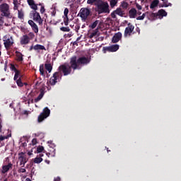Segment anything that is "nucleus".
Returning a JSON list of instances; mask_svg holds the SVG:
<instances>
[{
	"label": "nucleus",
	"mask_w": 181,
	"mask_h": 181,
	"mask_svg": "<svg viewBox=\"0 0 181 181\" xmlns=\"http://www.w3.org/2000/svg\"><path fill=\"white\" fill-rule=\"evenodd\" d=\"M71 60H72V66H74V69H76V70H80L81 66H87V64L90 63V59L86 57H81L77 59L76 56H73L71 57Z\"/></svg>",
	"instance_id": "nucleus-1"
},
{
	"label": "nucleus",
	"mask_w": 181,
	"mask_h": 181,
	"mask_svg": "<svg viewBox=\"0 0 181 181\" xmlns=\"http://www.w3.org/2000/svg\"><path fill=\"white\" fill-rule=\"evenodd\" d=\"M71 69L74 70V71L76 70V69L73 66V61L71 58L69 64L65 63L59 66V71H57V73H61V74L62 73L64 76H69V74H71Z\"/></svg>",
	"instance_id": "nucleus-2"
},
{
	"label": "nucleus",
	"mask_w": 181,
	"mask_h": 181,
	"mask_svg": "<svg viewBox=\"0 0 181 181\" xmlns=\"http://www.w3.org/2000/svg\"><path fill=\"white\" fill-rule=\"evenodd\" d=\"M0 12L1 13V16H4V18H12L11 16V11L9 10V4L6 3H3L0 5Z\"/></svg>",
	"instance_id": "nucleus-3"
},
{
	"label": "nucleus",
	"mask_w": 181,
	"mask_h": 181,
	"mask_svg": "<svg viewBox=\"0 0 181 181\" xmlns=\"http://www.w3.org/2000/svg\"><path fill=\"white\" fill-rule=\"evenodd\" d=\"M97 8L98 13H110V5L107 2L98 4Z\"/></svg>",
	"instance_id": "nucleus-4"
},
{
	"label": "nucleus",
	"mask_w": 181,
	"mask_h": 181,
	"mask_svg": "<svg viewBox=\"0 0 181 181\" xmlns=\"http://www.w3.org/2000/svg\"><path fill=\"white\" fill-rule=\"evenodd\" d=\"M30 16L32 18L35 22H37V23H39L40 26L43 25V20L42 19V17H40V14L37 13L36 11H32L30 13Z\"/></svg>",
	"instance_id": "nucleus-5"
},
{
	"label": "nucleus",
	"mask_w": 181,
	"mask_h": 181,
	"mask_svg": "<svg viewBox=\"0 0 181 181\" xmlns=\"http://www.w3.org/2000/svg\"><path fill=\"white\" fill-rule=\"evenodd\" d=\"M3 39L4 47L6 50L11 49V47L13 45V38L9 35H5Z\"/></svg>",
	"instance_id": "nucleus-6"
},
{
	"label": "nucleus",
	"mask_w": 181,
	"mask_h": 181,
	"mask_svg": "<svg viewBox=\"0 0 181 181\" xmlns=\"http://www.w3.org/2000/svg\"><path fill=\"white\" fill-rule=\"evenodd\" d=\"M79 15L83 21H86L87 18L91 15V10L88 8H82L80 10Z\"/></svg>",
	"instance_id": "nucleus-7"
},
{
	"label": "nucleus",
	"mask_w": 181,
	"mask_h": 181,
	"mask_svg": "<svg viewBox=\"0 0 181 181\" xmlns=\"http://www.w3.org/2000/svg\"><path fill=\"white\" fill-rule=\"evenodd\" d=\"M59 78L62 80V73L57 71L54 72L49 79V83L51 86H56V83H57V81H60Z\"/></svg>",
	"instance_id": "nucleus-8"
},
{
	"label": "nucleus",
	"mask_w": 181,
	"mask_h": 181,
	"mask_svg": "<svg viewBox=\"0 0 181 181\" xmlns=\"http://www.w3.org/2000/svg\"><path fill=\"white\" fill-rule=\"evenodd\" d=\"M18 160L20 162V166H21V168H25V165H26L28 160V156H26L23 152L19 153Z\"/></svg>",
	"instance_id": "nucleus-9"
},
{
	"label": "nucleus",
	"mask_w": 181,
	"mask_h": 181,
	"mask_svg": "<svg viewBox=\"0 0 181 181\" xmlns=\"http://www.w3.org/2000/svg\"><path fill=\"white\" fill-rule=\"evenodd\" d=\"M49 115H50V110L48 107H45L43 112L38 116V122H42L43 120L46 119Z\"/></svg>",
	"instance_id": "nucleus-10"
},
{
	"label": "nucleus",
	"mask_w": 181,
	"mask_h": 181,
	"mask_svg": "<svg viewBox=\"0 0 181 181\" xmlns=\"http://www.w3.org/2000/svg\"><path fill=\"white\" fill-rule=\"evenodd\" d=\"M117 15H118V16H121V18H124V15H125V11H123L122 8L119 7L116 10L113 11L110 14L112 19H117Z\"/></svg>",
	"instance_id": "nucleus-11"
},
{
	"label": "nucleus",
	"mask_w": 181,
	"mask_h": 181,
	"mask_svg": "<svg viewBox=\"0 0 181 181\" xmlns=\"http://www.w3.org/2000/svg\"><path fill=\"white\" fill-rule=\"evenodd\" d=\"M134 29H135V26H134V25H132L131 23H129L127 24V27L124 30V37H128V36H131Z\"/></svg>",
	"instance_id": "nucleus-12"
},
{
	"label": "nucleus",
	"mask_w": 181,
	"mask_h": 181,
	"mask_svg": "<svg viewBox=\"0 0 181 181\" xmlns=\"http://www.w3.org/2000/svg\"><path fill=\"white\" fill-rule=\"evenodd\" d=\"M158 16H161V18H163V16H168V13L164 9H160L157 13H152L151 14V18H158Z\"/></svg>",
	"instance_id": "nucleus-13"
},
{
	"label": "nucleus",
	"mask_w": 181,
	"mask_h": 181,
	"mask_svg": "<svg viewBox=\"0 0 181 181\" xmlns=\"http://www.w3.org/2000/svg\"><path fill=\"white\" fill-rule=\"evenodd\" d=\"M47 144L50 148V150L49 151L51 153H47V155H52V156H54V155H56V148H56V144H53V141H49Z\"/></svg>",
	"instance_id": "nucleus-14"
},
{
	"label": "nucleus",
	"mask_w": 181,
	"mask_h": 181,
	"mask_svg": "<svg viewBox=\"0 0 181 181\" xmlns=\"http://www.w3.org/2000/svg\"><path fill=\"white\" fill-rule=\"evenodd\" d=\"M13 168V164L12 163H8V165H5L2 166V170L1 171V173L3 175H5V173H8L11 169Z\"/></svg>",
	"instance_id": "nucleus-15"
},
{
	"label": "nucleus",
	"mask_w": 181,
	"mask_h": 181,
	"mask_svg": "<svg viewBox=\"0 0 181 181\" xmlns=\"http://www.w3.org/2000/svg\"><path fill=\"white\" fill-rule=\"evenodd\" d=\"M30 42V38L28 35H24L20 38V43L22 46L23 45H29Z\"/></svg>",
	"instance_id": "nucleus-16"
},
{
	"label": "nucleus",
	"mask_w": 181,
	"mask_h": 181,
	"mask_svg": "<svg viewBox=\"0 0 181 181\" xmlns=\"http://www.w3.org/2000/svg\"><path fill=\"white\" fill-rule=\"evenodd\" d=\"M121 39H122V33H121V32H118L113 35L112 42V43H118Z\"/></svg>",
	"instance_id": "nucleus-17"
},
{
	"label": "nucleus",
	"mask_w": 181,
	"mask_h": 181,
	"mask_svg": "<svg viewBox=\"0 0 181 181\" xmlns=\"http://www.w3.org/2000/svg\"><path fill=\"white\" fill-rule=\"evenodd\" d=\"M28 25L31 26L33 30L35 33H39V27H37V25L35 23V22L32 20L28 21Z\"/></svg>",
	"instance_id": "nucleus-18"
},
{
	"label": "nucleus",
	"mask_w": 181,
	"mask_h": 181,
	"mask_svg": "<svg viewBox=\"0 0 181 181\" xmlns=\"http://www.w3.org/2000/svg\"><path fill=\"white\" fill-rule=\"evenodd\" d=\"M136 8H132L129 11V18H130V19H135V18H136Z\"/></svg>",
	"instance_id": "nucleus-19"
},
{
	"label": "nucleus",
	"mask_w": 181,
	"mask_h": 181,
	"mask_svg": "<svg viewBox=\"0 0 181 181\" xmlns=\"http://www.w3.org/2000/svg\"><path fill=\"white\" fill-rule=\"evenodd\" d=\"M118 49H119V45H114L106 47L105 50H107V52H117Z\"/></svg>",
	"instance_id": "nucleus-20"
},
{
	"label": "nucleus",
	"mask_w": 181,
	"mask_h": 181,
	"mask_svg": "<svg viewBox=\"0 0 181 181\" xmlns=\"http://www.w3.org/2000/svg\"><path fill=\"white\" fill-rule=\"evenodd\" d=\"M34 50L37 53H40V50H46V47L44 45L37 44V45H34Z\"/></svg>",
	"instance_id": "nucleus-21"
},
{
	"label": "nucleus",
	"mask_w": 181,
	"mask_h": 181,
	"mask_svg": "<svg viewBox=\"0 0 181 181\" xmlns=\"http://www.w3.org/2000/svg\"><path fill=\"white\" fill-rule=\"evenodd\" d=\"M40 91V95L34 100L35 103H39V101H40L41 99L43 98V95H45V89L41 88Z\"/></svg>",
	"instance_id": "nucleus-22"
},
{
	"label": "nucleus",
	"mask_w": 181,
	"mask_h": 181,
	"mask_svg": "<svg viewBox=\"0 0 181 181\" xmlns=\"http://www.w3.org/2000/svg\"><path fill=\"white\" fill-rule=\"evenodd\" d=\"M18 18L20 21H24L25 19V13L23 9L18 10Z\"/></svg>",
	"instance_id": "nucleus-23"
},
{
	"label": "nucleus",
	"mask_w": 181,
	"mask_h": 181,
	"mask_svg": "<svg viewBox=\"0 0 181 181\" xmlns=\"http://www.w3.org/2000/svg\"><path fill=\"white\" fill-rule=\"evenodd\" d=\"M158 5H159V0H154L151 2V4L150 5V8H151V9H153V8H156V6H158Z\"/></svg>",
	"instance_id": "nucleus-24"
},
{
	"label": "nucleus",
	"mask_w": 181,
	"mask_h": 181,
	"mask_svg": "<svg viewBox=\"0 0 181 181\" xmlns=\"http://www.w3.org/2000/svg\"><path fill=\"white\" fill-rule=\"evenodd\" d=\"M19 77L22 78V75H21V71H16L13 80L16 81L18 80Z\"/></svg>",
	"instance_id": "nucleus-25"
},
{
	"label": "nucleus",
	"mask_w": 181,
	"mask_h": 181,
	"mask_svg": "<svg viewBox=\"0 0 181 181\" xmlns=\"http://www.w3.org/2000/svg\"><path fill=\"white\" fill-rule=\"evenodd\" d=\"M45 67L49 73H52V70H53V66H52V64L45 63Z\"/></svg>",
	"instance_id": "nucleus-26"
},
{
	"label": "nucleus",
	"mask_w": 181,
	"mask_h": 181,
	"mask_svg": "<svg viewBox=\"0 0 181 181\" xmlns=\"http://www.w3.org/2000/svg\"><path fill=\"white\" fill-rule=\"evenodd\" d=\"M13 10L14 11H18V8H19V1L18 0H13Z\"/></svg>",
	"instance_id": "nucleus-27"
},
{
	"label": "nucleus",
	"mask_w": 181,
	"mask_h": 181,
	"mask_svg": "<svg viewBox=\"0 0 181 181\" xmlns=\"http://www.w3.org/2000/svg\"><path fill=\"white\" fill-rule=\"evenodd\" d=\"M16 83L18 87H23V83H22V78L19 77Z\"/></svg>",
	"instance_id": "nucleus-28"
},
{
	"label": "nucleus",
	"mask_w": 181,
	"mask_h": 181,
	"mask_svg": "<svg viewBox=\"0 0 181 181\" xmlns=\"http://www.w3.org/2000/svg\"><path fill=\"white\" fill-rule=\"evenodd\" d=\"M43 161V158L39 157L38 156L34 158V163H41Z\"/></svg>",
	"instance_id": "nucleus-29"
},
{
	"label": "nucleus",
	"mask_w": 181,
	"mask_h": 181,
	"mask_svg": "<svg viewBox=\"0 0 181 181\" xmlns=\"http://www.w3.org/2000/svg\"><path fill=\"white\" fill-rule=\"evenodd\" d=\"M118 4V0H110V5L111 8H114Z\"/></svg>",
	"instance_id": "nucleus-30"
},
{
	"label": "nucleus",
	"mask_w": 181,
	"mask_h": 181,
	"mask_svg": "<svg viewBox=\"0 0 181 181\" xmlns=\"http://www.w3.org/2000/svg\"><path fill=\"white\" fill-rule=\"evenodd\" d=\"M18 62H23V55L22 53H19L16 55Z\"/></svg>",
	"instance_id": "nucleus-31"
},
{
	"label": "nucleus",
	"mask_w": 181,
	"mask_h": 181,
	"mask_svg": "<svg viewBox=\"0 0 181 181\" xmlns=\"http://www.w3.org/2000/svg\"><path fill=\"white\" fill-rule=\"evenodd\" d=\"M97 25H98V21L93 22L91 25H89V28H91V29H95V28H97Z\"/></svg>",
	"instance_id": "nucleus-32"
},
{
	"label": "nucleus",
	"mask_w": 181,
	"mask_h": 181,
	"mask_svg": "<svg viewBox=\"0 0 181 181\" xmlns=\"http://www.w3.org/2000/svg\"><path fill=\"white\" fill-rule=\"evenodd\" d=\"M43 151H45V148L42 146H39L37 148V152L38 153H42V152H43Z\"/></svg>",
	"instance_id": "nucleus-33"
},
{
	"label": "nucleus",
	"mask_w": 181,
	"mask_h": 181,
	"mask_svg": "<svg viewBox=\"0 0 181 181\" xmlns=\"http://www.w3.org/2000/svg\"><path fill=\"white\" fill-rule=\"evenodd\" d=\"M128 4L126 1H122L120 6L123 8V9H127L128 8Z\"/></svg>",
	"instance_id": "nucleus-34"
},
{
	"label": "nucleus",
	"mask_w": 181,
	"mask_h": 181,
	"mask_svg": "<svg viewBox=\"0 0 181 181\" xmlns=\"http://www.w3.org/2000/svg\"><path fill=\"white\" fill-rule=\"evenodd\" d=\"M146 16V14L143 13L142 16H139L136 18V21H144V19H145Z\"/></svg>",
	"instance_id": "nucleus-35"
},
{
	"label": "nucleus",
	"mask_w": 181,
	"mask_h": 181,
	"mask_svg": "<svg viewBox=\"0 0 181 181\" xmlns=\"http://www.w3.org/2000/svg\"><path fill=\"white\" fill-rule=\"evenodd\" d=\"M40 73L41 76H45V69L43 68V64L40 66Z\"/></svg>",
	"instance_id": "nucleus-36"
},
{
	"label": "nucleus",
	"mask_w": 181,
	"mask_h": 181,
	"mask_svg": "<svg viewBox=\"0 0 181 181\" xmlns=\"http://www.w3.org/2000/svg\"><path fill=\"white\" fill-rule=\"evenodd\" d=\"M101 0H88L87 4L88 5H93L95 2H100Z\"/></svg>",
	"instance_id": "nucleus-37"
},
{
	"label": "nucleus",
	"mask_w": 181,
	"mask_h": 181,
	"mask_svg": "<svg viewBox=\"0 0 181 181\" xmlns=\"http://www.w3.org/2000/svg\"><path fill=\"white\" fill-rule=\"evenodd\" d=\"M64 23L65 26H67L69 25V16L64 17Z\"/></svg>",
	"instance_id": "nucleus-38"
},
{
	"label": "nucleus",
	"mask_w": 181,
	"mask_h": 181,
	"mask_svg": "<svg viewBox=\"0 0 181 181\" xmlns=\"http://www.w3.org/2000/svg\"><path fill=\"white\" fill-rule=\"evenodd\" d=\"M60 30H62V32H69L70 30V28H69V27H62L60 28Z\"/></svg>",
	"instance_id": "nucleus-39"
},
{
	"label": "nucleus",
	"mask_w": 181,
	"mask_h": 181,
	"mask_svg": "<svg viewBox=\"0 0 181 181\" xmlns=\"http://www.w3.org/2000/svg\"><path fill=\"white\" fill-rule=\"evenodd\" d=\"M165 8H168V6H172V4L168 3V0L163 2Z\"/></svg>",
	"instance_id": "nucleus-40"
},
{
	"label": "nucleus",
	"mask_w": 181,
	"mask_h": 181,
	"mask_svg": "<svg viewBox=\"0 0 181 181\" xmlns=\"http://www.w3.org/2000/svg\"><path fill=\"white\" fill-rule=\"evenodd\" d=\"M28 36L30 38V40L35 39V34L33 33H29Z\"/></svg>",
	"instance_id": "nucleus-41"
},
{
	"label": "nucleus",
	"mask_w": 181,
	"mask_h": 181,
	"mask_svg": "<svg viewBox=\"0 0 181 181\" xmlns=\"http://www.w3.org/2000/svg\"><path fill=\"white\" fill-rule=\"evenodd\" d=\"M64 15L65 17L69 16H68V15H69V8H64Z\"/></svg>",
	"instance_id": "nucleus-42"
},
{
	"label": "nucleus",
	"mask_w": 181,
	"mask_h": 181,
	"mask_svg": "<svg viewBox=\"0 0 181 181\" xmlns=\"http://www.w3.org/2000/svg\"><path fill=\"white\" fill-rule=\"evenodd\" d=\"M30 7L32 9H33V11H37V5H36L35 3L33 4V5H31Z\"/></svg>",
	"instance_id": "nucleus-43"
},
{
	"label": "nucleus",
	"mask_w": 181,
	"mask_h": 181,
	"mask_svg": "<svg viewBox=\"0 0 181 181\" xmlns=\"http://www.w3.org/2000/svg\"><path fill=\"white\" fill-rule=\"evenodd\" d=\"M26 172V169H25V168H19L18 170V173H25Z\"/></svg>",
	"instance_id": "nucleus-44"
},
{
	"label": "nucleus",
	"mask_w": 181,
	"mask_h": 181,
	"mask_svg": "<svg viewBox=\"0 0 181 181\" xmlns=\"http://www.w3.org/2000/svg\"><path fill=\"white\" fill-rule=\"evenodd\" d=\"M27 2L30 6H31V5H33L35 4V1L33 0H27Z\"/></svg>",
	"instance_id": "nucleus-45"
},
{
	"label": "nucleus",
	"mask_w": 181,
	"mask_h": 181,
	"mask_svg": "<svg viewBox=\"0 0 181 181\" xmlns=\"http://www.w3.org/2000/svg\"><path fill=\"white\" fill-rule=\"evenodd\" d=\"M45 11H46V9L45 8V6H41L40 13H45Z\"/></svg>",
	"instance_id": "nucleus-46"
},
{
	"label": "nucleus",
	"mask_w": 181,
	"mask_h": 181,
	"mask_svg": "<svg viewBox=\"0 0 181 181\" xmlns=\"http://www.w3.org/2000/svg\"><path fill=\"white\" fill-rule=\"evenodd\" d=\"M96 35H97V32H96V31H94V32H93L92 33H90V38H91V37H94V36H96Z\"/></svg>",
	"instance_id": "nucleus-47"
},
{
	"label": "nucleus",
	"mask_w": 181,
	"mask_h": 181,
	"mask_svg": "<svg viewBox=\"0 0 181 181\" xmlns=\"http://www.w3.org/2000/svg\"><path fill=\"white\" fill-rule=\"evenodd\" d=\"M5 139H8V136H0V141H5Z\"/></svg>",
	"instance_id": "nucleus-48"
},
{
	"label": "nucleus",
	"mask_w": 181,
	"mask_h": 181,
	"mask_svg": "<svg viewBox=\"0 0 181 181\" xmlns=\"http://www.w3.org/2000/svg\"><path fill=\"white\" fill-rule=\"evenodd\" d=\"M36 144H37V140L36 139H33L32 140V144L33 145H36Z\"/></svg>",
	"instance_id": "nucleus-49"
},
{
	"label": "nucleus",
	"mask_w": 181,
	"mask_h": 181,
	"mask_svg": "<svg viewBox=\"0 0 181 181\" xmlns=\"http://www.w3.org/2000/svg\"><path fill=\"white\" fill-rule=\"evenodd\" d=\"M11 69L12 70H14L15 72L19 71V70H18L16 67H15V65H11Z\"/></svg>",
	"instance_id": "nucleus-50"
},
{
	"label": "nucleus",
	"mask_w": 181,
	"mask_h": 181,
	"mask_svg": "<svg viewBox=\"0 0 181 181\" xmlns=\"http://www.w3.org/2000/svg\"><path fill=\"white\" fill-rule=\"evenodd\" d=\"M75 30L76 33H78V30H80V25H77L75 27Z\"/></svg>",
	"instance_id": "nucleus-51"
},
{
	"label": "nucleus",
	"mask_w": 181,
	"mask_h": 181,
	"mask_svg": "<svg viewBox=\"0 0 181 181\" xmlns=\"http://www.w3.org/2000/svg\"><path fill=\"white\" fill-rule=\"evenodd\" d=\"M28 50L29 52H32L33 50H35V45H31Z\"/></svg>",
	"instance_id": "nucleus-52"
},
{
	"label": "nucleus",
	"mask_w": 181,
	"mask_h": 181,
	"mask_svg": "<svg viewBox=\"0 0 181 181\" xmlns=\"http://www.w3.org/2000/svg\"><path fill=\"white\" fill-rule=\"evenodd\" d=\"M136 6L139 11H141L142 9V6L139 4H136Z\"/></svg>",
	"instance_id": "nucleus-53"
},
{
	"label": "nucleus",
	"mask_w": 181,
	"mask_h": 181,
	"mask_svg": "<svg viewBox=\"0 0 181 181\" xmlns=\"http://www.w3.org/2000/svg\"><path fill=\"white\" fill-rule=\"evenodd\" d=\"M0 132H2V120H0Z\"/></svg>",
	"instance_id": "nucleus-54"
},
{
	"label": "nucleus",
	"mask_w": 181,
	"mask_h": 181,
	"mask_svg": "<svg viewBox=\"0 0 181 181\" xmlns=\"http://www.w3.org/2000/svg\"><path fill=\"white\" fill-rule=\"evenodd\" d=\"M22 146H23V148L28 146V144H26V142H24L22 144Z\"/></svg>",
	"instance_id": "nucleus-55"
},
{
	"label": "nucleus",
	"mask_w": 181,
	"mask_h": 181,
	"mask_svg": "<svg viewBox=\"0 0 181 181\" xmlns=\"http://www.w3.org/2000/svg\"><path fill=\"white\" fill-rule=\"evenodd\" d=\"M43 156H45V155L43 153H40L38 157L39 158H43Z\"/></svg>",
	"instance_id": "nucleus-56"
},
{
	"label": "nucleus",
	"mask_w": 181,
	"mask_h": 181,
	"mask_svg": "<svg viewBox=\"0 0 181 181\" xmlns=\"http://www.w3.org/2000/svg\"><path fill=\"white\" fill-rule=\"evenodd\" d=\"M60 177H57V178L54 179V181H60Z\"/></svg>",
	"instance_id": "nucleus-57"
},
{
	"label": "nucleus",
	"mask_w": 181,
	"mask_h": 181,
	"mask_svg": "<svg viewBox=\"0 0 181 181\" xmlns=\"http://www.w3.org/2000/svg\"><path fill=\"white\" fill-rule=\"evenodd\" d=\"M23 114H24V115H28V110H24Z\"/></svg>",
	"instance_id": "nucleus-58"
},
{
	"label": "nucleus",
	"mask_w": 181,
	"mask_h": 181,
	"mask_svg": "<svg viewBox=\"0 0 181 181\" xmlns=\"http://www.w3.org/2000/svg\"><path fill=\"white\" fill-rule=\"evenodd\" d=\"M159 7L160 8H165V6H164L163 3V4H159Z\"/></svg>",
	"instance_id": "nucleus-59"
},
{
	"label": "nucleus",
	"mask_w": 181,
	"mask_h": 181,
	"mask_svg": "<svg viewBox=\"0 0 181 181\" xmlns=\"http://www.w3.org/2000/svg\"><path fill=\"white\" fill-rule=\"evenodd\" d=\"M73 45H74V46H77V45H78L77 41L74 42Z\"/></svg>",
	"instance_id": "nucleus-60"
},
{
	"label": "nucleus",
	"mask_w": 181,
	"mask_h": 181,
	"mask_svg": "<svg viewBox=\"0 0 181 181\" xmlns=\"http://www.w3.org/2000/svg\"><path fill=\"white\" fill-rule=\"evenodd\" d=\"M142 13L141 11H137V15H141Z\"/></svg>",
	"instance_id": "nucleus-61"
},
{
	"label": "nucleus",
	"mask_w": 181,
	"mask_h": 181,
	"mask_svg": "<svg viewBox=\"0 0 181 181\" xmlns=\"http://www.w3.org/2000/svg\"><path fill=\"white\" fill-rule=\"evenodd\" d=\"M73 36V35H71V34H68V37H71Z\"/></svg>",
	"instance_id": "nucleus-62"
},
{
	"label": "nucleus",
	"mask_w": 181,
	"mask_h": 181,
	"mask_svg": "<svg viewBox=\"0 0 181 181\" xmlns=\"http://www.w3.org/2000/svg\"><path fill=\"white\" fill-rule=\"evenodd\" d=\"M25 181H32L31 180H30V178H26Z\"/></svg>",
	"instance_id": "nucleus-63"
},
{
	"label": "nucleus",
	"mask_w": 181,
	"mask_h": 181,
	"mask_svg": "<svg viewBox=\"0 0 181 181\" xmlns=\"http://www.w3.org/2000/svg\"><path fill=\"white\" fill-rule=\"evenodd\" d=\"M84 28H86V24H83V25H82V29H84Z\"/></svg>",
	"instance_id": "nucleus-64"
}]
</instances>
